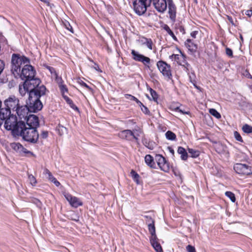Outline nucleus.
Wrapping results in <instances>:
<instances>
[{"instance_id":"1","label":"nucleus","mask_w":252,"mask_h":252,"mask_svg":"<svg viewBox=\"0 0 252 252\" xmlns=\"http://www.w3.org/2000/svg\"><path fill=\"white\" fill-rule=\"evenodd\" d=\"M39 123L37 116L35 115H29L27 119V122L23 124H20V129L17 135H20L24 140L28 142L35 143L39 138V134L37 127L39 126Z\"/></svg>"},{"instance_id":"2","label":"nucleus","mask_w":252,"mask_h":252,"mask_svg":"<svg viewBox=\"0 0 252 252\" xmlns=\"http://www.w3.org/2000/svg\"><path fill=\"white\" fill-rule=\"evenodd\" d=\"M23 84L19 85V91L20 94H45L46 88L43 85H39V79H25Z\"/></svg>"},{"instance_id":"3","label":"nucleus","mask_w":252,"mask_h":252,"mask_svg":"<svg viewBox=\"0 0 252 252\" xmlns=\"http://www.w3.org/2000/svg\"><path fill=\"white\" fill-rule=\"evenodd\" d=\"M30 63V59L24 56L19 54H13L11 57V72L16 78H18L20 72L21 70L22 64Z\"/></svg>"},{"instance_id":"4","label":"nucleus","mask_w":252,"mask_h":252,"mask_svg":"<svg viewBox=\"0 0 252 252\" xmlns=\"http://www.w3.org/2000/svg\"><path fill=\"white\" fill-rule=\"evenodd\" d=\"M24 122L22 120L18 122L16 116L11 115L7 118L4 123V127L8 130H11L12 132L17 135L20 128V124H23Z\"/></svg>"},{"instance_id":"5","label":"nucleus","mask_w":252,"mask_h":252,"mask_svg":"<svg viewBox=\"0 0 252 252\" xmlns=\"http://www.w3.org/2000/svg\"><path fill=\"white\" fill-rule=\"evenodd\" d=\"M41 95H29V98L27 100L26 105L31 112H36L40 110L43 105L40 100Z\"/></svg>"},{"instance_id":"6","label":"nucleus","mask_w":252,"mask_h":252,"mask_svg":"<svg viewBox=\"0 0 252 252\" xmlns=\"http://www.w3.org/2000/svg\"><path fill=\"white\" fill-rule=\"evenodd\" d=\"M150 4V0H134L132 2L133 8L137 15L141 16L146 13Z\"/></svg>"},{"instance_id":"7","label":"nucleus","mask_w":252,"mask_h":252,"mask_svg":"<svg viewBox=\"0 0 252 252\" xmlns=\"http://www.w3.org/2000/svg\"><path fill=\"white\" fill-rule=\"evenodd\" d=\"M20 73L18 77H20L22 80L32 79L35 78L36 71L33 66L26 63L20 71Z\"/></svg>"},{"instance_id":"8","label":"nucleus","mask_w":252,"mask_h":252,"mask_svg":"<svg viewBox=\"0 0 252 252\" xmlns=\"http://www.w3.org/2000/svg\"><path fill=\"white\" fill-rule=\"evenodd\" d=\"M157 66L162 74L168 79H172V75L171 65L163 61H159Z\"/></svg>"},{"instance_id":"9","label":"nucleus","mask_w":252,"mask_h":252,"mask_svg":"<svg viewBox=\"0 0 252 252\" xmlns=\"http://www.w3.org/2000/svg\"><path fill=\"white\" fill-rule=\"evenodd\" d=\"M179 51L181 53V55L173 54L169 56V59L172 61L176 62L178 64L184 66L186 70L188 71L189 70L188 67L189 64L186 62V56L182 53L181 50L179 49Z\"/></svg>"},{"instance_id":"10","label":"nucleus","mask_w":252,"mask_h":252,"mask_svg":"<svg viewBox=\"0 0 252 252\" xmlns=\"http://www.w3.org/2000/svg\"><path fill=\"white\" fill-rule=\"evenodd\" d=\"M132 58L133 60L136 62H141L143 63L144 65L150 68V64L151 59L144 55L140 54L138 52L132 50L131 51Z\"/></svg>"},{"instance_id":"11","label":"nucleus","mask_w":252,"mask_h":252,"mask_svg":"<svg viewBox=\"0 0 252 252\" xmlns=\"http://www.w3.org/2000/svg\"><path fill=\"white\" fill-rule=\"evenodd\" d=\"M233 168L235 172L239 174L243 175L252 174L251 166L246 164L236 163L234 164Z\"/></svg>"},{"instance_id":"12","label":"nucleus","mask_w":252,"mask_h":252,"mask_svg":"<svg viewBox=\"0 0 252 252\" xmlns=\"http://www.w3.org/2000/svg\"><path fill=\"white\" fill-rule=\"evenodd\" d=\"M155 9L159 13H164L167 10L168 3L171 0H150Z\"/></svg>"},{"instance_id":"13","label":"nucleus","mask_w":252,"mask_h":252,"mask_svg":"<svg viewBox=\"0 0 252 252\" xmlns=\"http://www.w3.org/2000/svg\"><path fill=\"white\" fill-rule=\"evenodd\" d=\"M168 17L170 21L174 23L176 20L177 8L173 0H171L167 4Z\"/></svg>"},{"instance_id":"14","label":"nucleus","mask_w":252,"mask_h":252,"mask_svg":"<svg viewBox=\"0 0 252 252\" xmlns=\"http://www.w3.org/2000/svg\"><path fill=\"white\" fill-rule=\"evenodd\" d=\"M156 160L160 170L165 172H169L170 169L169 163L162 155H157Z\"/></svg>"},{"instance_id":"15","label":"nucleus","mask_w":252,"mask_h":252,"mask_svg":"<svg viewBox=\"0 0 252 252\" xmlns=\"http://www.w3.org/2000/svg\"><path fill=\"white\" fill-rule=\"evenodd\" d=\"M118 136L123 139L126 140L132 141L135 139L138 141V137L135 136L134 133L130 130L126 129L118 133Z\"/></svg>"},{"instance_id":"16","label":"nucleus","mask_w":252,"mask_h":252,"mask_svg":"<svg viewBox=\"0 0 252 252\" xmlns=\"http://www.w3.org/2000/svg\"><path fill=\"white\" fill-rule=\"evenodd\" d=\"M4 104L7 108H9L10 110L12 109L16 110L20 104L19 103V100L16 98L15 95L12 97H10L4 101Z\"/></svg>"},{"instance_id":"17","label":"nucleus","mask_w":252,"mask_h":252,"mask_svg":"<svg viewBox=\"0 0 252 252\" xmlns=\"http://www.w3.org/2000/svg\"><path fill=\"white\" fill-rule=\"evenodd\" d=\"M64 197L69 202L70 205L73 207L77 208L83 205L81 201L77 197L73 196L68 193L65 194Z\"/></svg>"},{"instance_id":"18","label":"nucleus","mask_w":252,"mask_h":252,"mask_svg":"<svg viewBox=\"0 0 252 252\" xmlns=\"http://www.w3.org/2000/svg\"><path fill=\"white\" fill-rule=\"evenodd\" d=\"M15 111H16L20 119L22 120V119H24V120L27 121V119L29 117V116H28V112H30L27 105L21 106H19L16 108Z\"/></svg>"},{"instance_id":"19","label":"nucleus","mask_w":252,"mask_h":252,"mask_svg":"<svg viewBox=\"0 0 252 252\" xmlns=\"http://www.w3.org/2000/svg\"><path fill=\"white\" fill-rule=\"evenodd\" d=\"M147 219V222L148 223L149 231L151 235L150 240L157 239V237L156 234V229L154 225V220L151 217L145 216Z\"/></svg>"},{"instance_id":"20","label":"nucleus","mask_w":252,"mask_h":252,"mask_svg":"<svg viewBox=\"0 0 252 252\" xmlns=\"http://www.w3.org/2000/svg\"><path fill=\"white\" fill-rule=\"evenodd\" d=\"M185 46L191 54L196 53L198 49L197 45L192 39L189 38L185 41Z\"/></svg>"},{"instance_id":"21","label":"nucleus","mask_w":252,"mask_h":252,"mask_svg":"<svg viewBox=\"0 0 252 252\" xmlns=\"http://www.w3.org/2000/svg\"><path fill=\"white\" fill-rule=\"evenodd\" d=\"M11 115V111L9 108L6 107L0 109V126L2 124L3 121H5Z\"/></svg>"},{"instance_id":"22","label":"nucleus","mask_w":252,"mask_h":252,"mask_svg":"<svg viewBox=\"0 0 252 252\" xmlns=\"http://www.w3.org/2000/svg\"><path fill=\"white\" fill-rule=\"evenodd\" d=\"M138 41L141 45H146L150 50L153 49V42L151 38H148L144 36H140Z\"/></svg>"},{"instance_id":"23","label":"nucleus","mask_w":252,"mask_h":252,"mask_svg":"<svg viewBox=\"0 0 252 252\" xmlns=\"http://www.w3.org/2000/svg\"><path fill=\"white\" fill-rule=\"evenodd\" d=\"M43 174L45 175H47V178L48 180L54 183L57 187H59L60 185V182L58 181L57 179L52 175L51 172L48 169H44Z\"/></svg>"},{"instance_id":"24","label":"nucleus","mask_w":252,"mask_h":252,"mask_svg":"<svg viewBox=\"0 0 252 252\" xmlns=\"http://www.w3.org/2000/svg\"><path fill=\"white\" fill-rule=\"evenodd\" d=\"M150 242L156 252H163L162 247L158 242V238L150 240Z\"/></svg>"},{"instance_id":"25","label":"nucleus","mask_w":252,"mask_h":252,"mask_svg":"<svg viewBox=\"0 0 252 252\" xmlns=\"http://www.w3.org/2000/svg\"><path fill=\"white\" fill-rule=\"evenodd\" d=\"M145 163L151 168H156V165L154 160L153 157L150 155H147L145 157Z\"/></svg>"},{"instance_id":"26","label":"nucleus","mask_w":252,"mask_h":252,"mask_svg":"<svg viewBox=\"0 0 252 252\" xmlns=\"http://www.w3.org/2000/svg\"><path fill=\"white\" fill-rule=\"evenodd\" d=\"M177 153L181 155V158L183 160H187L188 158V154L186 149L182 147H179Z\"/></svg>"},{"instance_id":"27","label":"nucleus","mask_w":252,"mask_h":252,"mask_svg":"<svg viewBox=\"0 0 252 252\" xmlns=\"http://www.w3.org/2000/svg\"><path fill=\"white\" fill-rule=\"evenodd\" d=\"M162 28L164 30H165L167 32V33L169 35H170L172 37L174 40L176 41H178L177 38L174 34V32H172L170 27L167 24H164L162 26Z\"/></svg>"},{"instance_id":"28","label":"nucleus","mask_w":252,"mask_h":252,"mask_svg":"<svg viewBox=\"0 0 252 252\" xmlns=\"http://www.w3.org/2000/svg\"><path fill=\"white\" fill-rule=\"evenodd\" d=\"M175 29L176 30V33L178 32L181 33L182 34L186 33V30L184 26L181 23L176 24L175 26Z\"/></svg>"},{"instance_id":"29","label":"nucleus","mask_w":252,"mask_h":252,"mask_svg":"<svg viewBox=\"0 0 252 252\" xmlns=\"http://www.w3.org/2000/svg\"><path fill=\"white\" fill-rule=\"evenodd\" d=\"M11 147L16 152H24L26 153V152L24 151V150L26 149L19 143H14L11 144Z\"/></svg>"},{"instance_id":"30","label":"nucleus","mask_w":252,"mask_h":252,"mask_svg":"<svg viewBox=\"0 0 252 252\" xmlns=\"http://www.w3.org/2000/svg\"><path fill=\"white\" fill-rule=\"evenodd\" d=\"M64 100L69 105L70 107L73 110L78 111V107L73 103L72 100H71L67 95H63Z\"/></svg>"},{"instance_id":"31","label":"nucleus","mask_w":252,"mask_h":252,"mask_svg":"<svg viewBox=\"0 0 252 252\" xmlns=\"http://www.w3.org/2000/svg\"><path fill=\"white\" fill-rule=\"evenodd\" d=\"M132 96L133 99L135 100L137 103L138 104L139 106L141 107V110L145 114H148L149 113V111L147 107L144 106L142 103H141L139 100H138L136 97L131 95Z\"/></svg>"},{"instance_id":"32","label":"nucleus","mask_w":252,"mask_h":252,"mask_svg":"<svg viewBox=\"0 0 252 252\" xmlns=\"http://www.w3.org/2000/svg\"><path fill=\"white\" fill-rule=\"evenodd\" d=\"M130 176L137 184L139 185L140 184L139 180L140 176L134 170H131L130 172Z\"/></svg>"},{"instance_id":"33","label":"nucleus","mask_w":252,"mask_h":252,"mask_svg":"<svg viewBox=\"0 0 252 252\" xmlns=\"http://www.w3.org/2000/svg\"><path fill=\"white\" fill-rule=\"evenodd\" d=\"M78 83L82 87L86 89L88 91H90V93H94L93 90L85 82H84L82 79L80 78H79L77 80Z\"/></svg>"},{"instance_id":"34","label":"nucleus","mask_w":252,"mask_h":252,"mask_svg":"<svg viewBox=\"0 0 252 252\" xmlns=\"http://www.w3.org/2000/svg\"><path fill=\"white\" fill-rule=\"evenodd\" d=\"M61 82L59 83V88L62 94L65 93H68V89L66 86L63 84V81L61 79Z\"/></svg>"},{"instance_id":"35","label":"nucleus","mask_w":252,"mask_h":252,"mask_svg":"<svg viewBox=\"0 0 252 252\" xmlns=\"http://www.w3.org/2000/svg\"><path fill=\"white\" fill-rule=\"evenodd\" d=\"M189 153L190 155V157L193 158H197L200 155V152L198 150L188 148Z\"/></svg>"},{"instance_id":"36","label":"nucleus","mask_w":252,"mask_h":252,"mask_svg":"<svg viewBox=\"0 0 252 252\" xmlns=\"http://www.w3.org/2000/svg\"><path fill=\"white\" fill-rule=\"evenodd\" d=\"M166 138L168 140H174L176 138V136L174 133L171 131H167L165 133Z\"/></svg>"},{"instance_id":"37","label":"nucleus","mask_w":252,"mask_h":252,"mask_svg":"<svg viewBox=\"0 0 252 252\" xmlns=\"http://www.w3.org/2000/svg\"><path fill=\"white\" fill-rule=\"evenodd\" d=\"M242 130L246 133H252V126L248 124H245L243 126Z\"/></svg>"},{"instance_id":"38","label":"nucleus","mask_w":252,"mask_h":252,"mask_svg":"<svg viewBox=\"0 0 252 252\" xmlns=\"http://www.w3.org/2000/svg\"><path fill=\"white\" fill-rule=\"evenodd\" d=\"M209 113L216 117L217 119H220L221 118L220 114L214 108L210 109L209 110Z\"/></svg>"},{"instance_id":"39","label":"nucleus","mask_w":252,"mask_h":252,"mask_svg":"<svg viewBox=\"0 0 252 252\" xmlns=\"http://www.w3.org/2000/svg\"><path fill=\"white\" fill-rule=\"evenodd\" d=\"M225 195L228 197L232 202H235L236 200L235 194L231 191H226L225 193Z\"/></svg>"},{"instance_id":"40","label":"nucleus","mask_w":252,"mask_h":252,"mask_svg":"<svg viewBox=\"0 0 252 252\" xmlns=\"http://www.w3.org/2000/svg\"><path fill=\"white\" fill-rule=\"evenodd\" d=\"M63 25L66 29L70 31L71 33H74L73 28L68 21H65L63 22Z\"/></svg>"},{"instance_id":"41","label":"nucleus","mask_w":252,"mask_h":252,"mask_svg":"<svg viewBox=\"0 0 252 252\" xmlns=\"http://www.w3.org/2000/svg\"><path fill=\"white\" fill-rule=\"evenodd\" d=\"M28 178L31 185L35 186L36 184V180L35 178L32 175H29Z\"/></svg>"},{"instance_id":"42","label":"nucleus","mask_w":252,"mask_h":252,"mask_svg":"<svg viewBox=\"0 0 252 252\" xmlns=\"http://www.w3.org/2000/svg\"><path fill=\"white\" fill-rule=\"evenodd\" d=\"M234 136L236 140L241 142H243L242 138L238 132L236 131H234Z\"/></svg>"},{"instance_id":"43","label":"nucleus","mask_w":252,"mask_h":252,"mask_svg":"<svg viewBox=\"0 0 252 252\" xmlns=\"http://www.w3.org/2000/svg\"><path fill=\"white\" fill-rule=\"evenodd\" d=\"M225 53H226V54L230 58H233V51L232 50L228 48V47H226L225 48Z\"/></svg>"},{"instance_id":"44","label":"nucleus","mask_w":252,"mask_h":252,"mask_svg":"<svg viewBox=\"0 0 252 252\" xmlns=\"http://www.w3.org/2000/svg\"><path fill=\"white\" fill-rule=\"evenodd\" d=\"M186 250L188 252H196L194 247L189 245L187 246Z\"/></svg>"},{"instance_id":"45","label":"nucleus","mask_w":252,"mask_h":252,"mask_svg":"<svg viewBox=\"0 0 252 252\" xmlns=\"http://www.w3.org/2000/svg\"><path fill=\"white\" fill-rule=\"evenodd\" d=\"M148 98L151 100H153L155 102H157L158 95H146Z\"/></svg>"},{"instance_id":"46","label":"nucleus","mask_w":252,"mask_h":252,"mask_svg":"<svg viewBox=\"0 0 252 252\" xmlns=\"http://www.w3.org/2000/svg\"><path fill=\"white\" fill-rule=\"evenodd\" d=\"M5 67V63L3 61L0 59V74L3 70Z\"/></svg>"},{"instance_id":"47","label":"nucleus","mask_w":252,"mask_h":252,"mask_svg":"<svg viewBox=\"0 0 252 252\" xmlns=\"http://www.w3.org/2000/svg\"><path fill=\"white\" fill-rule=\"evenodd\" d=\"M48 136V132L47 131H42L40 134L41 138L43 139L46 138Z\"/></svg>"},{"instance_id":"48","label":"nucleus","mask_w":252,"mask_h":252,"mask_svg":"<svg viewBox=\"0 0 252 252\" xmlns=\"http://www.w3.org/2000/svg\"><path fill=\"white\" fill-rule=\"evenodd\" d=\"M32 202L35 204L37 206H40L41 204L39 200L34 198L32 199Z\"/></svg>"},{"instance_id":"49","label":"nucleus","mask_w":252,"mask_h":252,"mask_svg":"<svg viewBox=\"0 0 252 252\" xmlns=\"http://www.w3.org/2000/svg\"><path fill=\"white\" fill-rule=\"evenodd\" d=\"M48 70L50 72L51 74H54L56 76L57 75V73L54 67L51 66L50 68H49Z\"/></svg>"},{"instance_id":"50","label":"nucleus","mask_w":252,"mask_h":252,"mask_svg":"<svg viewBox=\"0 0 252 252\" xmlns=\"http://www.w3.org/2000/svg\"><path fill=\"white\" fill-rule=\"evenodd\" d=\"M245 14L248 17H251L252 16V9L246 10Z\"/></svg>"},{"instance_id":"51","label":"nucleus","mask_w":252,"mask_h":252,"mask_svg":"<svg viewBox=\"0 0 252 252\" xmlns=\"http://www.w3.org/2000/svg\"><path fill=\"white\" fill-rule=\"evenodd\" d=\"M198 32L197 31H193L191 33H190V36L193 38H196V35L198 34Z\"/></svg>"},{"instance_id":"52","label":"nucleus","mask_w":252,"mask_h":252,"mask_svg":"<svg viewBox=\"0 0 252 252\" xmlns=\"http://www.w3.org/2000/svg\"><path fill=\"white\" fill-rule=\"evenodd\" d=\"M245 76L248 78L252 79V75L251 74V73L248 70H246L245 71Z\"/></svg>"},{"instance_id":"53","label":"nucleus","mask_w":252,"mask_h":252,"mask_svg":"<svg viewBox=\"0 0 252 252\" xmlns=\"http://www.w3.org/2000/svg\"><path fill=\"white\" fill-rule=\"evenodd\" d=\"M227 18L228 20V21L232 25H235L234 24V21H233V19L232 18V17L230 16H228L227 15Z\"/></svg>"},{"instance_id":"54","label":"nucleus","mask_w":252,"mask_h":252,"mask_svg":"<svg viewBox=\"0 0 252 252\" xmlns=\"http://www.w3.org/2000/svg\"><path fill=\"white\" fill-rule=\"evenodd\" d=\"M94 68L99 72H102V71L100 69L99 65L97 63H94Z\"/></svg>"},{"instance_id":"55","label":"nucleus","mask_w":252,"mask_h":252,"mask_svg":"<svg viewBox=\"0 0 252 252\" xmlns=\"http://www.w3.org/2000/svg\"><path fill=\"white\" fill-rule=\"evenodd\" d=\"M193 84L195 88H196L199 91V93L202 92V88L201 87L197 86L195 83H193Z\"/></svg>"},{"instance_id":"56","label":"nucleus","mask_w":252,"mask_h":252,"mask_svg":"<svg viewBox=\"0 0 252 252\" xmlns=\"http://www.w3.org/2000/svg\"><path fill=\"white\" fill-rule=\"evenodd\" d=\"M167 149H168L169 152L171 154H172V155L173 156H174V150H173V149L172 148L170 147H168Z\"/></svg>"},{"instance_id":"57","label":"nucleus","mask_w":252,"mask_h":252,"mask_svg":"<svg viewBox=\"0 0 252 252\" xmlns=\"http://www.w3.org/2000/svg\"><path fill=\"white\" fill-rule=\"evenodd\" d=\"M39 0L44 2L48 6H49L50 5V3L48 0Z\"/></svg>"},{"instance_id":"58","label":"nucleus","mask_w":252,"mask_h":252,"mask_svg":"<svg viewBox=\"0 0 252 252\" xmlns=\"http://www.w3.org/2000/svg\"><path fill=\"white\" fill-rule=\"evenodd\" d=\"M176 110L177 111H178L179 112H181V113L182 114H189V112H184L183 111V110L180 109L178 107H177Z\"/></svg>"},{"instance_id":"59","label":"nucleus","mask_w":252,"mask_h":252,"mask_svg":"<svg viewBox=\"0 0 252 252\" xmlns=\"http://www.w3.org/2000/svg\"><path fill=\"white\" fill-rule=\"evenodd\" d=\"M42 66H43L44 68H45L47 69L48 70H49V68H50V67H51V66H50L48 65H47V64H46V63H44V64H43Z\"/></svg>"},{"instance_id":"60","label":"nucleus","mask_w":252,"mask_h":252,"mask_svg":"<svg viewBox=\"0 0 252 252\" xmlns=\"http://www.w3.org/2000/svg\"><path fill=\"white\" fill-rule=\"evenodd\" d=\"M60 128L63 132H64V131L66 132V131H67L66 127H65L63 126L60 127Z\"/></svg>"},{"instance_id":"61","label":"nucleus","mask_w":252,"mask_h":252,"mask_svg":"<svg viewBox=\"0 0 252 252\" xmlns=\"http://www.w3.org/2000/svg\"><path fill=\"white\" fill-rule=\"evenodd\" d=\"M150 93H151V94H152H152H157L156 91L151 88L150 89Z\"/></svg>"},{"instance_id":"62","label":"nucleus","mask_w":252,"mask_h":252,"mask_svg":"<svg viewBox=\"0 0 252 252\" xmlns=\"http://www.w3.org/2000/svg\"><path fill=\"white\" fill-rule=\"evenodd\" d=\"M148 147L150 150H153L154 149V146L152 144H151L150 143H149V146H148Z\"/></svg>"},{"instance_id":"63","label":"nucleus","mask_w":252,"mask_h":252,"mask_svg":"<svg viewBox=\"0 0 252 252\" xmlns=\"http://www.w3.org/2000/svg\"><path fill=\"white\" fill-rule=\"evenodd\" d=\"M71 219L75 221H78L79 220L78 217H77V218L75 219L71 218Z\"/></svg>"},{"instance_id":"64","label":"nucleus","mask_w":252,"mask_h":252,"mask_svg":"<svg viewBox=\"0 0 252 252\" xmlns=\"http://www.w3.org/2000/svg\"><path fill=\"white\" fill-rule=\"evenodd\" d=\"M195 0V1H197V0Z\"/></svg>"}]
</instances>
